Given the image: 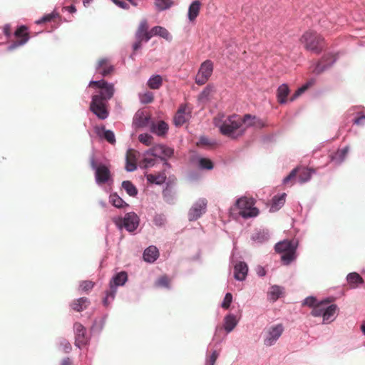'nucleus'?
Returning a JSON list of instances; mask_svg holds the SVG:
<instances>
[{"label":"nucleus","instance_id":"nucleus-21","mask_svg":"<svg viewBox=\"0 0 365 365\" xmlns=\"http://www.w3.org/2000/svg\"><path fill=\"white\" fill-rule=\"evenodd\" d=\"M248 272V267L245 262H240L234 267L235 278L242 281L245 279Z\"/></svg>","mask_w":365,"mask_h":365},{"label":"nucleus","instance_id":"nucleus-39","mask_svg":"<svg viewBox=\"0 0 365 365\" xmlns=\"http://www.w3.org/2000/svg\"><path fill=\"white\" fill-rule=\"evenodd\" d=\"M173 2L172 0H155V4L160 11L169 9Z\"/></svg>","mask_w":365,"mask_h":365},{"label":"nucleus","instance_id":"nucleus-19","mask_svg":"<svg viewBox=\"0 0 365 365\" xmlns=\"http://www.w3.org/2000/svg\"><path fill=\"white\" fill-rule=\"evenodd\" d=\"M113 66L110 64L108 58H101L98 61L96 71L103 76L110 75L113 71Z\"/></svg>","mask_w":365,"mask_h":365},{"label":"nucleus","instance_id":"nucleus-31","mask_svg":"<svg viewBox=\"0 0 365 365\" xmlns=\"http://www.w3.org/2000/svg\"><path fill=\"white\" fill-rule=\"evenodd\" d=\"M285 193H283L279 196H274L272 200L270 210L272 212H275L280 209L285 202Z\"/></svg>","mask_w":365,"mask_h":365},{"label":"nucleus","instance_id":"nucleus-8","mask_svg":"<svg viewBox=\"0 0 365 365\" xmlns=\"http://www.w3.org/2000/svg\"><path fill=\"white\" fill-rule=\"evenodd\" d=\"M314 173L313 169L307 168L297 167L293 169L290 173L284 179V184H288L292 182V185L294 184L293 180L296 178L298 175L299 181L300 183H304L311 179L312 175Z\"/></svg>","mask_w":365,"mask_h":365},{"label":"nucleus","instance_id":"nucleus-10","mask_svg":"<svg viewBox=\"0 0 365 365\" xmlns=\"http://www.w3.org/2000/svg\"><path fill=\"white\" fill-rule=\"evenodd\" d=\"M113 221L118 227L120 228L123 227L128 232L134 231L139 225V218L133 212L125 214L123 218H115Z\"/></svg>","mask_w":365,"mask_h":365},{"label":"nucleus","instance_id":"nucleus-56","mask_svg":"<svg viewBox=\"0 0 365 365\" xmlns=\"http://www.w3.org/2000/svg\"><path fill=\"white\" fill-rule=\"evenodd\" d=\"M324 66H322L321 62H319L316 66L315 68L313 70V72L319 74L322 73L324 71Z\"/></svg>","mask_w":365,"mask_h":365},{"label":"nucleus","instance_id":"nucleus-1","mask_svg":"<svg viewBox=\"0 0 365 365\" xmlns=\"http://www.w3.org/2000/svg\"><path fill=\"white\" fill-rule=\"evenodd\" d=\"M257 122L256 118L250 114L241 118L238 115L226 117L222 113H218L213 119V123L219 128L220 133L232 138L242 135L247 128L257 125Z\"/></svg>","mask_w":365,"mask_h":365},{"label":"nucleus","instance_id":"nucleus-15","mask_svg":"<svg viewBox=\"0 0 365 365\" xmlns=\"http://www.w3.org/2000/svg\"><path fill=\"white\" fill-rule=\"evenodd\" d=\"M207 200L205 199H200L199 200H197L189 210V220H196L203 213H205L207 208Z\"/></svg>","mask_w":365,"mask_h":365},{"label":"nucleus","instance_id":"nucleus-54","mask_svg":"<svg viewBox=\"0 0 365 365\" xmlns=\"http://www.w3.org/2000/svg\"><path fill=\"white\" fill-rule=\"evenodd\" d=\"M163 158L164 157H170L173 154V150L170 148L166 147L165 145H163Z\"/></svg>","mask_w":365,"mask_h":365},{"label":"nucleus","instance_id":"nucleus-20","mask_svg":"<svg viewBox=\"0 0 365 365\" xmlns=\"http://www.w3.org/2000/svg\"><path fill=\"white\" fill-rule=\"evenodd\" d=\"M137 155L138 153L133 149H129L126 153L125 169L128 172L134 171L137 168Z\"/></svg>","mask_w":365,"mask_h":365},{"label":"nucleus","instance_id":"nucleus-52","mask_svg":"<svg viewBox=\"0 0 365 365\" xmlns=\"http://www.w3.org/2000/svg\"><path fill=\"white\" fill-rule=\"evenodd\" d=\"M316 302H317L316 298H314L313 297H309L304 299V304L309 306V307H314L317 304Z\"/></svg>","mask_w":365,"mask_h":365},{"label":"nucleus","instance_id":"nucleus-11","mask_svg":"<svg viewBox=\"0 0 365 365\" xmlns=\"http://www.w3.org/2000/svg\"><path fill=\"white\" fill-rule=\"evenodd\" d=\"M284 331L282 324L272 325L268 327L264 332V344L267 346L274 345Z\"/></svg>","mask_w":365,"mask_h":365},{"label":"nucleus","instance_id":"nucleus-16","mask_svg":"<svg viewBox=\"0 0 365 365\" xmlns=\"http://www.w3.org/2000/svg\"><path fill=\"white\" fill-rule=\"evenodd\" d=\"M75 331V345L79 348L82 346L86 345L88 343V338L86 336V328L80 323H75L74 326Z\"/></svg>","mask_w":365,"mask_h":365},{"label":"nucleus","instance_id":"nucleus-61","mask_svg":"<svg viewBox=\"0 0 365 365\" xmlns=\"http://www.w3.org/2000/svg\"><path fill=\"white\" fill-rule=\"evenodd\" d=\"M210 89L205 88L203 90V91L201 93L200 96L201 98L207 97L209 95Z\"/></svg>","mask_w":365,"mask_h":365},{"label":"nucleus","instance_id":"nucleus-57","mask_svg":"<svg viewBox=\"0 0 365 365\" xmlns=\"http://www.w3.org/2000/svg\"><path fill=\"white\" fill-rule=\"evenodd\" d=\"M60 365H73V361L69 357H66L61 361Z\"/></svg>","mask_w":365,"mask_h":365},{"label":"nucleus","instance_id":"nucleus-26","mask_svg":"<svg viewBox=\"0 0 365 365\" xmlns=\"http://www.w3.org/2000/svg\"><path fill=\"white\" fill-rule=\"evenodd\" d=\"M289 93V88L287 84H282L279 86L277 91V101L280 104H284L287 102V98Z\"/></svg>","mask_w":365,"mask_h":365},{"label":"nucleus","instance_id":"nucleus-9","mask_svg":"<svg viewBox=\"0 0 365 365\" xmlns=\"http://www.w3.org/2000/svg\"><path fill=\"white\" fill-rule=\"evenodd\" d=\"M89 108L100 120H105L108 117V102L101 100L100 96H92Z\"/></svg>","mask_w":365,"mask_h":365},{"label":"nucleus","instance_id":"nucleus-22","mask_svg":"<svg viewBox=\"0 0 365 365\" xmlns=\"http://www.w3.org/2000/svg\"><path fill=\"white\" fill-rule=\"evenodd\" d=\"M158 257L159 252L155 246L148 247L143 253L144 260L150 263L154 262Z\"/></svg>","mask_w":365,"mask_h":365},{"label":"nucleus","instance_id":"nucleus-25","mask_svg":"<svg viewBox=\"0 0 365 365\" xmlns=\"http://www.w3.org/2000/svg\"><path fill=\"white\" fill-rule=\"evenodd\" d=\"M96 129L97 134L105 138L109 143L113 145L115 143V138L113 131L106 130L104 126L97 127Z\"/></svg>","mask_w":365,"mask_h":365},{"label":"nucleus","instance_id":"nucleus-37","mask_svg":"<svg viewBox=\"0 0 365 365\" xmlns=\"http://www.w3.org/2000/svg\"><path fill=\"white\" fill-rule=\"evenodd\" d=\"M122 187L131 197H135L138 194V190L136 187L130 181H123L122 182Z\"/></svg>","mask_w":365,"mask_h":365},{"label":"nucleus","instance_id":"nucleus-51","mask_svg":"<svg viewBox=\"0 0 365 365\" xmlns=\"http://www.w3.org/2000/svg\"><path fill=\"white\" fill-rule=\"evenodd\" d=\"M56 16H57V14H56L54 13L48 14L44 16L43 17H42L40 20L37 21L36 23L42 24V23H45V22L51 21Z\"/></svg>","mask_w":365,"mask_h":365},{"label":"nucleus","instance_id":"nucleus-36","mask_svg":"<svg viewBox=\"0 0 365 365\" xmlns=\"http://www.w3.org/2000/svg\"><path fill=\"white\" fill-rule=\"evenodd\" d=\"M147 85L150 89H159L163 85V78L160 75H155L149 78Z\"/></svg>","mask_w":365,"mask_h":365},{"label":"nucleus","instance_id":"nucleus-42","mask_svg":"<svg viewBox=\"0 0 365 365\" xmlns=\"http://www.w3.org/2000/svg\"><path fill=\"white\" fill-rule=\"evenodd\" d=\"M138 140L141 143H143L147 146L151 145L153 142V136H151L150 135H149L148 133H143V134L139 135Z\"/></svg>","mask_w":365,"mask_h":365},{"label":"nucleus","instance_id":"nucleus-6","mask_svg":"<svg viewBox=\"0 0 365 365\" xmlns=\"http://www.w3.org/2000/svg\"><path fill=\"white\" fill-rule=\"evenodd\" d=\"M128 280V274L125 272L123 271L116 274L110 282V289L106 292V296L103 299L105 306H108L110 304L109 299L113 300L115 298L118 286H123Z\"/></svg>","mask_w":365,"mask_h":365},{"label":"nucleus","instance_id":"nucleus-43","mask_svg":"<svg viewBox=\"0 0 365 365\" xmlns=\"http://www.w3.org/2000/svg\"><path fill=\"white\" fill-rule=\"evenodd\" d=\"M199 166L202 169L212 170L213 168V163L211 160L206 158H201L199 160Z\"/></svg>","mask_w":365,"mask_h":365},{"label":"nucleus","instance_id":"nucleus-4","mask_svg":"<svg viewBox=\"0 0 365 365\" xmlns=\"http://www.w3.org/2000/svg\"><path fill=\"white\" fill-rule=\"evenodd\" d=\"M297 245L293 241L284 240L275 245V251L282 254L281 260L284 264H290L296 258Z\"/></svg>","mask_w":365,"mask_h":365},{"label":"nucleus","instance_id":"nucleus-3","mask_svg":"<svg viewBox=\"0 0 365 365\" xmlns=\"http://www.w3.org/2000/svg\"><path fill=\"white\" fill-rule=\"evenodd\" d=\"M329 300H324L317 303L312 310V315L314 317H322L323 322L327 323L333 321L338 307L336 304L329 305Z\"/></svg>","mask_w":365,"mask_h":365},{"label":"nucleus","instance_id":"nucleus-12","mask_svg":"<svg viewBox=\"0 0 365 365\" xmlns=\"http://www.w3.org/2000/svg\"><path fill=\"white\" fill-rule=\"evenodd\" d=\"M91 166L96 171L95 177L97 183H106L110 180L111 174L108 166L103 164L96 165L94 159L91 160Z\"/></svg>","mask_w":365,"mask_h":365},{"label":"nucleus","instance_id":"nucleus-29","mask_svg":"<svg viewBox=\"0 0 365 365\" xmlns=\"http://www.w3.org/2000/svg\"><path fill=\"white\" fill-rule=\"evenodd\" d=\"M284 294V288L277 285H274L270 287L268 292V298L272 302L277 301Z\"/></svg>","mask_w":365,"mask_h":365},{"label":"nucleus","instance_id":"nucleus-46","mask_svg":"<svg viewBox=\"0 0 365 365\" xmlns=\"http://www.w3.org/2000/svg\"><path fill=\"white\" fill-rule=\"evenodd\" d=\"M155 160L153 158L145 157L140 163V166L143 168L152 167L155 165Z\"/></svg>","mask_w":365,"mask_h":365},{"label":"nucleus","instance_id":"nucleus-5","mask_svg":"<svg viewBox=\"0 0 365 365\" xmlns=\"http://www.w3.org/2000/svg\"><path fill=\"white\" fill-rule=\"evenodd\" d=\"M235 206L243 218L255 217L259 215V210L255 207V200L252 197H240L236 201Z\"/></svg>","mask_w":365,"mask_h":365},{"label":"nucleus","instance_id":"nucleus-13","mask_svg":"<svg viewBox=\"0 0 365 365\" xmlns=\"http://www.w3.org/2000/svg\"><path fill=\"white\" fill-rule=\"evenodd\" d=\"M212 71V62L210 60H206L200 66V68L195 78V83L197 85L205 84L211 76Z\"/></svg>","mask_w":365,"mask_h":365},{"label":"nucleus","instance_id":"nucleus-28","mask_svg":"<svg viewBox=\"0 0 365 365\" xmlns=\"http://www.w3.org/2000/svg\"><path fill=\"white\" fill-rule=\"evenodd\" d=\"M89 304L90 302L88 301V298L81 297L74 300L71 303V306L73 310L76 312H82L88 307Z\"/></svg>","mask_w":365,"mask_h":365},{"label":"nucleus","instance_id":"nucleus-41","mask_svg":"<svg viewBox=\"0 0 365 365\" xmlns=\"http://www.w3.org/2000/svg\"><path fill=\"white\" fill-rule=\"evenodd\" d=\"M170 284V279L166 275L160 277L155 282V287H168Z\"/></svg>","mask_w":365,"mask_h":365},{"label":"nucleus","instance_id":"nucleus-49","mask_svg":"<svg viewBox=\"0 0 365 365\" xmlns=\"http://www.w3.org/2000/svg\"><path fill=\"white\" fill-rule=\"evenodd\" d=\"M219 356L217 351H213L211 355L207 358L206 364L207 365H215L216 360Z\"/></svg>","mask_w":365,"mask_h":365},{"label":"nucleus","instance_id":"nucleus-2","mask_svg":"<svg viewBox=\"0 0 365 365\" xmlns=\"http://www.w3.org/2000/svg\"><path fill=\"white\" fill-rule=\"evenodd\" d=\"M300 43L307 51L319 53L324 48V39L317 32L308 30L305 31L299 38Z\"/></svg>","mask_w":365,"mask_h":365},{"label":"nucleus","instance_id":"nucleus-23","mask_svg":"<svg viewBox=\"0 0 365 365\" xmlns=\"http://www.w3.org/2000/svg\"><path fill=\"white\" fill-rule=\"evenodd\" d=\"M168 130V125L163 121L160 120L157 123H153L150 126V131L158 135H164Z\"/></svg>","mask_w":365,"mask_h":365},{"label":"nucleus","instance_id":"nucleus-59","mask_svg":"<svg viewBox=\"0 0 365 365\" xmlns=\"http://www.w3.org/2000/svg\"><path fill=\"white\" fill-rule=\"evenodd\" d=\"M113 2L117 4L118 6H119L120 7L123 8V9H126L127 8V4L124 1H118V0H113Z\"/></svg>","mask_w":365,"mask_h":365},{"label":"nucleus","instance_id":"nucleus-50","mask_svg":"<svg viewBox=\"0 0 365 365\" xmlns=\"http://www.w3.org/2000/svg\"><path fill=\"white\" fill-rule=\"evenodd\" d=\"M252 239L259 242H262L267 240V236L264 232H258L253 235Z\"/></svg>","mask_w":365,"mask_h":365},{"label":"nucleus","instance_id":"nucleus-58","mask_svg":"<svg viewBox=\"0 0 365 365\" xmlns=\"http://www.w3.org/2000/svg\"><path fill=\"white\" fill-rule=\"evenodd\" d=\"M143 41L136 40V42L133 45V51H138L141 47V43Z\"/></svg>","mask_w":365,"mask_h":365},{"label":"nucleus","instance_id":"nucleus-32","mask_svg":"<svg viewBox=\"0 0 365 365\" xmlns=\"http://www.w3.org/2000/svg\"><path fill=\"white\" fill-rule=\"evenodd\" d=\"M150 34L151 38L153 36H159L166 40H169L170 38V35L168 31L165 28L160 26H156L152 28L150 30Z\"/></svg>","mask_w":365,"mask_h":365},{"label":"nucleus","instance_id":"nucleus-53","mask_svg":"<svg viewBox=\"0 0 365 365\" xmlns=\"http://www.w3.org/2000/svg\"><path fill=\"white\" fill-rule=\"evenodd\" d=\"M61 346L62 347L63 351L65 353H69L71 351V349H72L71 345L66 340L62 341L61 343Z\"/></svg>","mask_w":365,"mask_h":365},{"label":"nucleus","instance_id":"nucleus-64","mask_svg":"<svg viewBox=\"0 0 365 365\" xmlns=\"http://www.w3.org/2000/svg\"><path fill=\"white\" fill-rule=\"evenodd\" d=\"M4 32H5V34H6V36H9V30H7L6 29H4Z\"/></svg>","mask_w":365,"mask_h":365},{"label":"nucleus","instance_id":"nucleus-48","mask_svg":"<svg viewBox=\"0 0 365 365\" xmlns=\"http://www.w3.org/2000/svg\"><path fill=\"white\" fill-rule=\"evenodd\" d=\"M215 144L214 142L204 136L200 137L199 142L197 143V146H212Z\"/></svg>","mask_w":365,"mask_h":365},{"label":"nucleus","instance_id":"nucleus-60","mask_svg":"<svg viewBox=\"0 0 365 365\" xmlns=\"http://www.w3.org/2000/svg\"><path fill=\"white\" fill-rule=\"evenodd\" d=\"M364 120H365V115L360 116L354 120V123L356 125H361Z\"/></svg>","mask_w":365,"mask_h":365},{"label":"nucleus","instance_id":"nucleus-30","mask_svg":"<svg viewBox=\"0 0 365 365\" xmlns=\"http://www.w3.org/2000/svg\"><path fill=\"white\" fill-rule=\"evenodd\" d=\"M150 118L143 113H137L135 115L133 123L138 128L145 127L148 125Z\"/></svg>","mask_w":365,"mask_h":365},{"label":"nucleus","instance_id":"nucleus-18","mask_svg":"<svg viewBox=\"0 0 365 365\" xmlns=\"http://www.w3.org/2000/svg\"><path fill=\"white\" fill-rule=\"evenodd\" d=\"M190 110L186 105H182L178 110L175 117L174 123L176 126L182 125L189 118Z\"/></svg>","mask_w":365,"mask_h":365},{"label":"nucleus","instance_id":"nucleus-38","mask_svg":"<svg viewBox=\"0 0 365 365\" xmlns=\"http://www.w3.org/2000/svg\"><path fill=\"white\" fill-rule=\"evenodd\" d=\"M163 145H155L145 152V155H151L163 159Z\"/></svg>","mask_w":365,"mask_h":365},{"label":"nucleus","instance_id":"nucleus-24","mask_svg":"<svg viewBox=\"0 0 365 365\" xmlns=\"http://www.w3.org/2000/svg\"><path fill=\"white\" fill-rule=\"evenodd\" d=\"M202 4L199 0L194 1L188 9V19L190 21H193L197 17L201 9Z\"/></svg>","mask_w":365,"mask_h":365},{"label":"nucleus","instance_id":"nucleus-45","mask_svg":"<svg viewBox=\"0 0 365 365\" xmlns=\"http://www.w3.org/2000/svg\"><path fill=\"white\" fill-rule=\"evenodd\" d=\"M232 302V295L231 293H227L222 303V307L225 309H227L230 304Z\"/></svg>","mask_w":365,"mask_h":365},{"label":"nucleus","instance_id":"nucleus-62","mask_svg":"<svg viewBox=\"0 0 365 365\" xmlns=\"http://www.w3.org/2000/svg\"><path fill=\"white\" fill-rule=\"evenodd\" d=\"M67 9L70 13H74L76 11V9L74 6H68Z\"/></svg>","mask_w":365,"mask_h":365},{"label":"nucleus","instance_id":"nucleus-14","mask_svg":"<svg viewBox=\"0 0 365 365\" xmlns=\"http://www.w3.org/2000/svg\"><path fill=\"white\" fill-rule=\"evenodd\" d=\"M27 29L26 26H21L16 30L14 36L16 40L9 46L8 49L9 51H12L19 46H23L29 41V35L27 32Z\"/></svg>","mask_w":365,"mask_h":365},{"label":"nucleus","instance_id":"nucleus-47","mask_svg":"<svg viewBox=\"0 0 365 365\" xmlns=\"http://www.w3.org/2000/svg\"><path fill=\"white\" fill-rule=\"evenodd\" d=\"M94 283L92 281H83L80 284V287L85 292H88L93 289Z\"/></svg>","mask_w":365,"mask_h":365},{"label":"nucleus","instance_id":"nucleus-44","mask_svg":"<svg viewBox=\"0 0 365 365\" xmlns=\"http://www.w3.org/2000/svg\"><path fill=\"white\" fill-rule=\"evenodd\" d=\"M309 84H306V85H304L303 86H302L301 88H298L295 91V93L292 96V97L290 98V101H294V100H296L299 96H300L309 88Z\"/></svg>","mask_w":365,"mask_h":365},{"label":"nucleus","instance_id":"nucleus-40","mask_svg":"<svg viewBox=\"0 0 365 365\" xmlns=\"http://www.w3.org/2000/svg\"><path fill=\"white\" fill-rule=\"evenodd\" d=\"M140 102L144 104L152 103L154 100V96L152 92L147 91L144 93H141L139 96Z\"/></svg>","mask_w":365,"mask_h":365},{"label":"nucleus","instance_id":"nucleus-17","mask_svg":"<svg viewBox=\"0 0 365 365\" xmlns=\"http://www.w3.org/2000/svg\"><path fill=\"white\" fill-rule=\"evenodd\" d=\"M148 28L147 20H142L135 32L136 40L148 41L151 38L150 31H148Z\"/></svg>","mask_w":365,"mask_h":365},{"label":"nucleus","instance_id":"nucleus-7","mask_svg":"<svg viewBox=\"0 0 365 365\" xmlns=\"http://www.w3.org/2000/svg\"><path fill=\"white\" fill-rule=\"evenodd\" d=\"M90 87H95L100 89L98 93L93 96H98L101 100L107 101L113 98L115 92L113 84L108 83L104 80L91 81L89 83Z\"/></svg>","mask_w":365,"mask_h":365},{"label":"nucleus","instance_id":"nucleus-55","mask_svg":"<svg viewBox=\"0 0 365 365\" xmlns=\"http://www.w3.org/2000/svg\"><path fill=\"white\" fill-rule=\"evenodd\" d=\"M349 153V147H345L339 152L341 160H344Z\"/></svg>","mask_w":365,"mask_h":365},{"label":"nucleus","instance_id":"nucleus-27","mask_svg":"<svg viewBox=\"0 0 365 365\" xmlns=\"http://www.w3.org/2000/svg\"><path fill=\"white\" fill-rule=\"evenodd\" d=\"M167 176L164 171L160 172L157 174H148L146 175L147 180L150 183L156 185H161L165 182Z\"/></svg>","mask_w":365,"mask_h":365},{"label":"nucleus","instance_id":"nucleus-35","mask_svg":"<svg viewBox=\"0 0 365 365\" xmlns=\"http://www.w3.org/2000/svg\"><path fill=\"white\" fill-rule=\"evenodd\" d=\"M110 202L117 208H123L125 207H128V204H127L120 197H119L116 193H113L109 197Z\"/></svg>","mask_w":365,"mask_h":365},{"label":"nucleus","instance_id":"nucleus-33","mask_svg":"<svg viewBox=\"0 0 365 365\" xmlns=\"http://www.w3.org/2000/svg\"><path fill=\"white\" fill-rule=\"evenodd\" d=\"M347 281L352 288H355L358 284L364 283L362 277L356 272H351L347 275Z\"/></svg>","mask_w":365,"mask_h":365},{"label":"nucleus","instance_id":"nucleus-63","mask_svg":"<svg viewBox=\"0 0 365 365\" xmlns=\"http://www.w3.org/2000/svg\"><path fill=\"white\" fill-rule=\"evenodd\" d=\"M361 331L365 334V322L361 327Z\"/></svg>","mask_w":365,"mask_h":365},{"label":"nucleus","instance_id":"nucleus-34","mask_svg":"<svg viewBox=\"0 0 365 365\" xmlns=\"http://www.w3.org/2000/svg\"><path fill=\"white\" fill-rule=\"evenodd\" d=\"M237 324L236 317L232 314L227 315L225 317V329L227 332L232 331Z\"/></svg>","mask_w":365,"mask_h":365}]
</instances>
